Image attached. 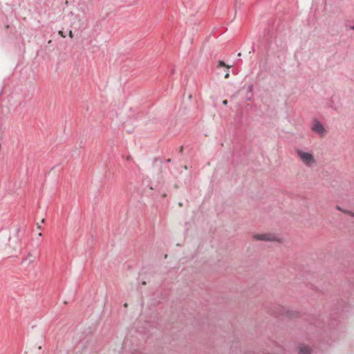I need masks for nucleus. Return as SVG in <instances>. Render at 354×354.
Masks as SVG:
<instances>
[{
	"instance_id": "1a4fd4ad",
	"label": "nucleus",
	"mask_w": 354,
	"mask_h": 354,
	"mask_svg": "<svg viewBox=\"0 0 354 354\" xmlns=\"http://www.w3.org/2000/svg\"><path fill=\"white\" fill-rule=\"evenodd\" d=\"M350 215L353 217H354V213L353 212H349Z\"/></svg>"
},
{
	"instance_id": "7ed1b4c3",
	"label": "nucleus",
	"mask_w": 354,
	"mask_h": 354,
	"mask_svg": "<svg viewBox=\"0 0 354 354\" xmlns=\"http://www.w3.org/2000/svg\"><path fill=\"white\" fill-rule=\"evenodd\" d=\"M254 238L257 240L259 241H277V236L270 233L268 234H255Z\"/></svg>"
},
{
	"instance_id": "4468645a",
	"label": "nucleus",
	"mask_w": 354,
	"mask_h": 354,
	"mask_svg": "<svg viewBox=\"0 0 354 354\" xmlns=\"http://www.w3.org/2000/svg\"><path fill=\"white\" fill-rule=\"evenodd\" d=\"M44 221H45V220H44V218H43V219L41 220V223H44Z\"/></svg>"
},
{
	"instance_id": "0eeeda50",
	"label": "nucleus",
	"mask_w": 354,
	"mask_h": 354,
	"mask_svg": "<svg viewBox=\"0 0 354 354\" xmlns=\"http://www.w3.org/2000/svg\"><path fill=\"white\" fill-rule=\"evenodd\" d=\"M230 76V74H229V72H227L225 75V78L227 79Z\"/></svg>"
},
{
	"instance_id": "f8f14e48",
	"label": "nucleus",
	"mask_w": 354,
	"mask_h": 354,
	"mask_svg": "<svg viewBox=\"0 0 354 354\" xmlns=\"http://www.w3.org/2000/svg\"><path fill=\"white\" fill-rule=\"evenodd\" d=\"M351 29L354 30V25L351 26Z\"/></svg>"
},
{
	"instance_id": "39448f33",
	"label": "nucleus",
	"mask_w": 354,
	"mask_h": 354,
	"mask_svg": "<svg viewBox=\"0 0 354 354\" xmlns=\"http://www.w3.org/2000/svg\"><path fill=\"white\" fill-rule=\"evenodd\" d=\"M218 66H221V67H227V69L230 68V66H227L224 62L223 61H219L218 62Z\"/></svg>"
},
{
	"instance_id": "ddd939ff",
	"label": "nucleus",
	"mask_w": 354,
	"mask_h": 354,
	"mask_svg": "<svg viewBox=\"0 0 354 354\" xmlns=\"http://www.w3.org/2000/svg\"><path fill=\"white\" fill-rule=\"evenodd\" d=\"M37 227L40 230L41 229V227L39 224H37Z\"/></svg>"
},
{
	"instance_id": "f03ea898",
	"label": "nucleus",
	"mask_w": 354,
	"mask_h": 354,
	"mask_svg": "<svg viewBox=\"0 0 354 354\" xmlns=\"http://www.w3.org/2000/svg\"><path fill=\"white\" fill-rule=\"evenodd\" d=\"M311 129L313 132L317 133L320 136H323L326 133V130L323 124L317 119L313 120Z\"/></svg>"
},
{
	"instance_id": "423d86ee",
	"label": "nucleus",
	"mask_w": 354,
	"mask_h": 354,
	"mask_svg": "<svg viewBox=\"0 0 354 354\" xmlns=\"http://www.w3.org/2000/svg\"><path fill=\"white\" fill-rule=\"evenodd\" d=\"M28 259H29L30 260V262H33L35 259V257H32V255L30 254H28V257L26 258V260H27Z\"/></svg>"
},
{
	"instance_id": "6e6552de",
	"label": "nucleus",
	"mask_w": 354,
	"mask_h": 354,
	"mask_svg": "<svg viewBox=\"0 0 354 354\" xmlns=\"http://www.w3.org/2000/svg\"><path fill=\"white\" fill-rule=\"evenodd\" d=\"M241 1L242 0H236V4H237L238 3H242Z\"/></svg>"
},
{
	"instance_id": "20e7f679",
	"label": "nucleus",
	"mask_w": 354,
	"mask_h": 354,
	"mask_svg": "<svg viewBox=\"0 0 354 354\" xmlns=\"http://www.w3.org/2000/svg\"><path fill=\"white\" fill-rule=\"evenodd\" d=\"M310 352L311 349L307 346L301 345L299 347V354H310Z\"/></svg>"
},
{
	"instance_id": "9d476101",
	"label": "nucleus",
	"mask_w": 354,
	"mask_h": 354,
	"mask_svg": "<svg viewBox=\"0 0 354 354\" xmlns=\"http://www.w3.org/2000/svg\"><path fill=\"white\" fill-rule=\"evenodd\" d=\"M69 35H70V37H73V33H72V32H71V31H70V32H69Z\"/></svg>"
},
{
	"instance_id": "2eb2a0df",
	"label": "nucleus",
	"mask_w": 354,
	"mask_h": 354,
	"mask_svg": "<svg viewBox=\"0 0 354 354\" xmlns=\"http://www.w3.org/2000/svg\"><path fill=\"white\" fill-rule=\"evenodd\" d=\"M42 235L41 233H39V236H41Z\"/></svg>"
},
{
	"instance_id": "f257e3e1",
	"label": "nucleus",
	"mask_w": 354,
	"mask_h": 354,
	"mask_svg": "<svg viewBox=\"0 0 354 354\" xmlns=\"http://www.w3.org/2000/svg\"><path fill=\"white\" fill-rule=\"evenodd\" d=\"M296 153L305 165L310 167L315 163V159L311 153L298 149H296Z\"/></svg>"
},
{
	"instance_id": "9b49d317",
	"label": "nucleus",
	"mask_w": 354,
	"mask_h": 354,
	"mask_svg": "<svg viewBox=\"0 0 354 354\" xmlns=\"http://www.w3.org/2000/svg\"><path fill=\"white\" fill-rule=\"evenodd\" d=\"M223 104H227V100H224V101L223 102Z\"/></svg>"
}]
</instances>
